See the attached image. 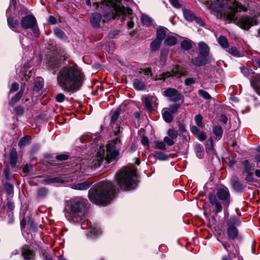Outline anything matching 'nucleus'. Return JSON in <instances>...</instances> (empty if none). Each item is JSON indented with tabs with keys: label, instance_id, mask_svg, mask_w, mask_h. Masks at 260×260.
I'll return each mask as SVG.
<instances>
[{
	"label": "nucleus",
	"instance_id": "obj_16",
	"mask_svg": "<svg viewBox=\"0 0 260 260\" xmlns=\"http://www.w3.org/2000/svg\"><path fill=\"white\" fill-rule=\"evenodd\" d=\"M22 254L24 260H31L34 256V252L26 245H25L22 248Z\"/></svg>",
	"mask_w": 260,
	"mask_h": 260
},
{
	"label": "nucleus",
	"instance_id": "obj_21",
	"mask_svg": "<svg viewBox=\"0 0 260 260\" xmlns=\"http://www.w3.org/2000/svg\"><path fill=\"white\" fill-rule=\"evenodd\" d=\"M182 75L180 68L178 66L174 67L170 72H168L167 76L180 77Z\"/></svg>",
	"mask_w": 260,
	"mask_h": 260
},
{
	"label": "nucleus",
	"instance_id": "obj_10",
	"mask_svg": "<svg viewBox=\"0 0 260 260\" xmlns=\"http://www.w3.org/2000/svg\"><path fill=\"white\" fill-rule=\"evenodd\" d=\"M163 95L168 97L171 102H176L183 100L184 96L175 88H169L163 92Z\"/></svg>",
	"mask_w": 260,
	"mask_h": 260
},
{
	"label": "nucleus",
	"instance_id": "obj_40",
	"mask_svg": "<svg viewBox=\"0 0 260 260\" xmlns=\"http://www.w3.org/2000/svg\"><path fill=\"white\" fill-rule=\"evenodd\" d=\"M167 134L169 137L172 139H176L178 135V132L172 128L169 129L168 131Z\"/></svg>",
	"mask_w": 260,
	"mask_h": 260
},
{
	"label": "nucleus",
	"instance_id": "obj_7",
	"mask_svg": "<svg viewBox=\"0 0 260 260\" xmlns=\"http://www.w3.org/2000/svg\"><path fill=\"white\" fill-rule=\"evenodd\" d=\"M136 171L134 169L126 168L117 174L116 181L120 188L129 190L137 186Z\"/></svg>",
	"mask_w": 260,
	"mask_h": 260
},
{
	"label": "nucleus",
	"instance_id": "obj_5",
	"mask_svg": "<svg viewBox=\"0 0 260 260\" xmlns=\"http://www.w3.org/2000/svg\"><path fill=\"white\" fill-rule=\"evenodd\" d=\"M121 145L120 139L116 137L115 140L107 144L106 149L104 147H100L95 158L92 161L93 166L94 167L100 166L104 158L109 163L116 161L119 155Z\"/></svg>",
	"mask_w": 260,
	"mask_h": 260
},
{
	"label": "nucleus",
	"instance_id": "obj_11",
	"mask_svg": "<svg viewBox=\"0 0 260 260\" xmlns=\"http://www.w3.org/2000/svg\"><path fill=\"white\" fill-rule=\"evenodd\" d=\"M218 240L221 243L224 249L227 251L230 257H232V258H235L237 255H238L239 251L235 247L234 245H231L228 242H222L220 241L219 239H218Z\"/></svg>",
	"mask_w": 260,
	"mask_h": 260
},
{
	"label": "nucleus",
	"instance_id": "obj_48",
	"mask_svg": "<svg viewBox=\"0 0 260 260\" xmlns=\"http://www.w3.org/2000/svg\"><path fill=\"white\" fill-rule=\"evenodd\" d=\"M173 140L169 137H165L164 139V142L169 146H172L175 144Z\"/></svg>",
	"mask_w": 260,
	"mask_h": 260
},
{
	"label": "nucleus",
	"instance_id": "obj_22",
	"mask_svg": "<svg viewBox=\"0 0 260 260\" xmlns=\"http://www.w3.org/2000/svg\"><path fill=\"white\" fill-rule=\"evenodd\" d=\"M134 88L138 90H142L145 89L146 85L144 82L139 80H135L133 82Z\"/></svg>",
	"mask_w": 260,
	"mask_h": 260
},
{
	"label": "nucleus",
	"instance_id": "obj_30",
	"mask_svg": "<svg viewBox=\"0 0 260 260\" xmlns=\"http://www.w3.org/2000/svg\"><path fill=\"white\" fill-rule=\"evenodd\" d=\"M162 41L155 39L150 44V48L152 51H155L157 50L161 44Z\"/></svg>",
	"mask_w": 260,
	"mask_h": 260
},
{
	"label": "nucleus",
	"instance_id": "obj_9",
	"mask_svg": "<svg viewBox=\"0 0 260 260\" xmlns=\"http://www.w3.org/2000/svg\"><path fill=\"white\" fill-rule=\"evenodd\" d=\"M238 220L235 217H231L227 221L228 226L227 233L230 239L234 240L238 237V230L235 226L237 225Z\"/></svg>",
	"mask_w": 260,
	"mask_h": 260
},
{
	"label": "nucleus",
	"instance_id": "obj_14",
	"mask_svg": "<svg viewBox=\"0 0 260 260\" xmlns=\"http://www.w3.org/2000/svg\"><path fill=\"white\" fill-rule=\"evenodd\" d=\"M199 51L200 54L203 57L208 55L209 48L208 45L203 42H199L198 44Z\"/></svg>",
	"mask_w": 260,
	"mask_h": 260
},
{
	"label": "nucleus",
	"instance_id": "obj_39",
	"mask_svg": "<svg viewBox=\"0 0 260 260\" xmlns=\"http://www.w3.org/2000/svg\"><path fill=\"white\" fill-rule=\"evenodd\" d=\"M232 185L234 189L237 191H241L243 189V186L239 181L234 180L232 181Z\"/></svg>",
	"mask_w": 260,
	"mask_h": 260
},
{
	"label": "nucleus",
	"instance_id": "obj_57",
	"mask_svg": "<svg viewBox=\"0 0 260 260\" xmlns=\"http://www.w3.org/2000/svg\"><path fill=\"white\" fill-rule=\"evenodd\" d=\"M142 71L140 72L141 73H144L145 75L148 76L150 75L152 76V74L151 72V69L150 68H146L145 69H141Z\"/></svg>",
	"mask_w": 260,
	"mask_h": 260
},
{
	"label": "nucleus",
	"instance_id": "obj_2",
	"mask_svg": "<svg viewBox=\"0 0 260 260\" xmlns=\"http://www.w3.org/2000/svg\"><path fill=\"white\" fill-rule=\"evenodd\" d=\"M85 76L81 69L73 61L62 67L57 75L59 86L65 92L74 93L82 86Z\"/></svg>",
	"mask_w": 260,
	"mask_h": 260
},
{
	"label": "nucleus",
	"instance_id": "obj_28",
	"mask_svg": "<svg viewBox=\"0 0 260 260\" xmlns=\"http://www.w3.org/2000/svg\"><path fill=\"white\" fill-rule=\"evenodd\" d=\"M181 47L184 50H188L192 48V42L189 40H184L181 43Z\"/></svg>",
	"mask_w": 260,
	"mask_h": 260
},
{
	"label": "nucleus",
	"instance_id": "obj_29",
	"mask_svg": "<svg viewBox=\"0 0 260 260\" xmlns=\"http://www.w3.org/2000/svg\"><path fill=\"white\" fill-rule=\"evenodd\" d=\"M219 44L224 49H228L229 43L226 38L224 36H220L218 39Z\"/></svg>",
	"mask_w": 260,
	"mask_h": 260
},
{
	"label": "nucleus",
	"instance_id": "obj_3",
	"mask_svg": "<svg viewBox=\"0 0 260 260\" xmlns=\"http://www.w3.org/2000/svg\"><path fill=\"white\" fill-rule=\"evenodd\" d=\"M100 8L104 10L103 19L101 14L98 12L93 13L90 17V22L95 28L101 27V23L113 20L116 15H120L124 12L120 0H104Z\"/></svg>",
	"mask_w": 260,
	"mask_h": 260
},
{
	"label": "nucleus",
	"instance_id": "obj_51",
	"mask_svg": "<svg viewBox=\"0 0 260 260\" xmlns=\"http://www.w3.org/2000/svg\"><path fill=\"white\" fill-rule=\"evenodd\" d=\"M56 158L60 161L66 160L69 158V156L65 154H61L56 156Z\"/></svg>",
	"mask_w": 260,
	"mask_h": 260
},
{
	"label": "nucleus",
	"instance_id": "obj_37",
	"mask_svg": "<svg viewBox=\"0 0 260 260\" xmlns=\"http://www.w3.org/2000/svg\"><path fill=\"white\" fill-rule=\"evenodd\" d=\"M213 141L212 138L208 139L206 142V149L207 152H210L213 150Z\"/></svg>",
	"mask_w": 260,
	"mask_h": 260
},
{
	"label": "nucleus",
	"instance_id": "obj_61",
	"mask_svg": "<svg viewBox=\"0 0 260 260\" xmlns=\"http://www.w3.org/2000/svg\"><path fill=\"white\" fill-rule=\"evenodd\" d=\"M171 4L175 8H179L180 4L178 0H170Z\"/></svg>",
	"mask_w": 260,
	"mask_h": 260
},
{
	"label": "nucleus",
	"instance_id": "obj_60",
	"mask_svg": "<svg viewBox=\"0 0 260 260\" xmlns=\"http://www.w3.org/2000/svg\"><path fill=\"white\" fill-rule=\"evenodd\" d=\"M247 174L245 178V180L247 182H252L253 180V177L252 173L251 172L250 173H246Z\"/></svg>",
	"mask_w": 260,
	"mask_h": 260
},
{
	"label": "nucleus",
	"instance_id": "obj_6",
	"mask_svg": "<svg viewBox=\"0 0 260 260\" xmlns=\"http://www.w3.org/2000/svg\"><path fill=\"white\" fill-rule=\"evenodd\" d=\"M208 198L210 204L214 208L213 212L215 214L222 212V206L228 209L231 201L229 189L225 186L217 188L216 193H209Z\"/></svg>",
	"mask_w": 260,
	"mask_h": 260
},
{
	"label": "nucleus",
	"instance_id": "obj_31",
	"mask_svg": "<svg viewBox=\"0 0 260 260\" xmlns=\"http://www.w3.org/2000/svg\"><path fill=\"white\" fill-rule=\"evenodd\" d=\"M172 114V113L168 110H166L164 112L162 117L166 122L170 123L173 121V117Z\"/></svg>",
	"mask_w": 260,
	"mask_h": 260
},
{
	"label": "nucleus",
	"instance_id": "obj_46",
	"mask_svg": "<svg viewBox=\"0 0 260 260\" xmlns=\"http://www.w3.org/2000/svg\"><path fill=\"white\" fill-rule=\"evenodd\" d=\"M5 188L9 194H12L13 193V186L9 183H6L5 184Z\"/></svg>",
	"mask_w": 260,
	"mask_h": 260
},
{
	"label": "nucleus",
	"instance_id": "obj_41",
	"mask_svg": "<svg viewBox=\"0 0 260 260\" xmlns=\"http://www.w3.org/2000/svg\"><path fill=\"white\" fill-rule=\"evenodd\" d=\"M198 93L200 96H202L205 100H209L211 99V96L209 93L203 89H200L198 91Z\"/></svg>",
	"mask_w": 260,
	"mask_h": 260
},
{
	"label": "nucleus",
	"instance_id": "obj_20",
	"mask_svg": "<svg viewBox=\"0 0 260 260\" xmlns=\"http://www.w3.org/2000/svg\"><path fill=\"white\" fill-rule=\"evenodd\" d=\"M101 230L100 229L99 227L96 226H91L88 229L87 235L90 236H96L100 235L101 234Z\"/></svg>",
	"mask_w": 260,
	"mask_h": 260
},
{
	"label": "nucleus",
	"instance_id": "obj_62",
	"mask_svg": "<svg viewBox=\"0 0 260 260\" xmlns=\"http://www.w3.org/2000/svg\"><path fill=\"white\" fill-rule=\"evenodd\" d=\"M141 143L143 146H147L149 144V140L146 137H143L141 139Z\"/></svg>",
	"mask_w": 260,
	"mask_h": 260
},
{
	"label": "nucleus",
	"instance_id": "obj_55",
	"mask_svg": "<svg viewBox=\"0 0 260 260\" xmlns=\"http://www.w3.org/2000/svg\"><path fill=\"white\" fill-rule=\"evenodd\" d=\"M167 74H168V72L161 74L159 75L158 78H156V77L155 78H154L153 79L154 81H156L157 80H164L167 77H168L167 76Z\"/></svg>",
	"mask_w": 260,
	"mask_h": 260
},
{
	"label": "nucleus",
	"instance_id": "obj_58",
	"mask_svg": "<svg viewBox=\"0 0 260 260\" xmlns=\"http://www.w3.org/2000/svg\"><path fill=\"white\" fill-rule=\"evenodd\" d=\"M19 88V84L16 82H14L11 85L10 89V92H15L17 91Z\"/></svg>",
	"mask_w": 260,
	"mask_h": 260
},
{
	"label": "nucleus",
	"instance_id": "obj_38",
	"mask_svg": "<svg viewBox=\"0 0 260 260\" xmlns=\"http://www.w3.org/2000/svg\"><path fill=\"white\" fill-rule=\"evenodd\" d=\"M203 117L200 114L197 115L194 117V120L197 125L201 128L204 127V125L202 122Z\"/></svg>",
	"mask_w": 260,
	"mask_h": 260
},
{
	"label": "nucleus",
	"instance_id": "obj_47",
	"mask_svg": "<svg viewBox=\"0 0 260 260\" xmlns=\"http://www.w3.org/2000/svg\"><path fill=\"white\" fill-rule=\"evenodd\" d=\"M192 62L198 67H200L204 64L203 60L200 57H196L192 59Z\"/></svg>",
	"mask_w": 260,
	"mask_h": 260
},
{
	"label": "nucleus",
	"instance_id": "obj_32",
	"mask_svg": "<svg viewBox=\"0 0 260 260\" xmlns=\"http://www.w3.org/2000/svg\"><path fill=\"white\" fill-rule=\"evenodd\" d=\"M177 43L176 38L174 36H168L165 41V44L167 46H173Z\"/></svg>",
	"mask_w": 260,
	"mask_h": 260
},
{
	"label": "nucleus",
	"instance_id": "obj_54",
	"mask_svg": "<svg viewBox=\"0 0 260 260\" xmlns=\"http://www.w3.org/2000/svg\"><path fill=\"white\" fill-rule=\"evenodd\" d=\"M197 138L202 141H204L206 139V136L205 133L200 132L197 136Z\"/></svg>",
	"mask_w": 260,
	"mask_h": 260
},
{
	"label": "nucleus",
	"instance_id": "obj_43",
	"mask_svg": "<svg viewBox=\"0 0 260 260\" xmlns=\"http://www.w3.org/2000/svg\"><path fill=\"white\" fill-rule=\"evenodd\" d=\"M226 51L233 56H239V53L237 48L235 47H232L227 49Z\"/></svg>",
	"mask_w": 260,
	"mask_h": 260
},
{
	"label": "nucleus",
	"instance_id": "obj_25",
	"mask_svg": "<svg viewBox=\"0 0 260 260\" xmlns=\"http://www.w3.org/2000/svg\"><path fill=\"white\" fill-rule=\"evenodd\" d=\"M194 150L197 156L199 158H202L204 156V148L201 144H197L194 146Z\"/></svg>",
	"mask_w": 260,
	"mask_h": 260
},
{
	"label": "nucleus",
	"instance_id": "obj_18",
	"mask_svg": "<svg viewBox=\"0 0 260 260\" xmlns=\"http://www.w3.org/2000/svg\"><path fill=\"white\" fill-rule=\"evenodd\" d=\"M167 29L165 27H159L156 30L157 39L162 41L166 36Z\"/></svg>",
	"mask_w": 260,
	"mask_h": 260
},
{
	"label": "nucleus",
	"instance_id": "obj_26",
	"mask_svg": "<svg viewBox=\"0 0 260 260\" xmlns=\"http://www.w3.org/2000/svg\"><path fill=\"white\" fill-rule=\"evenodd\" d=\"M8 25L12 28H17L19 26V21L17 19H14L11 17L7 18Z\"/></svg>",
	"mask_w": 260,
	"mask_h": 260
},
{
	"label": "nucleus",
	"instance_id": "obj_49",
	"mask_svg": "<svg viewBox=\"0 0 260 260\" xmlns=\"http://www.w3.org/2000/svg\"><path fill=\"white\" fill-rule=\"evenodd\" d=\"M55 99L57 102L61 103L64 101L65 95L62 93H59L56 95Z\"/></svg>",
	"mask_w": 260,
	"mask_h": 260
},
{
	"label": "nucleus",
	"instance_id": "obj_34",
	"mask_svg": "<svg viewBox=\"0 0 260 260\" xmlns=\"http://www.w3.org/2000/svg\"><path fill=\"white\" fill-rule=\"evenodd\" d=\"M253 169L252 168L250 163L248 160H246L243 162V174L245 173H250L253 171Z\"/></svg>",
	"mask_w": 260,
	"mask_h": 260
},
{
	"label": "nucleus",
	"instance_id": "obj_50",
	"mask_svg": "<svg viewBox=\"0 0 260 260\" xmlns=\"http://www.w3.org/2000/svg\"><path fill=\"white\" fill-rule=\"evenodd\" d=\"M55 35L59 38H62L64 35L63 31L59 28H55L54 30Z\"/></svg>",
	"mask_w": 260,
	"mask_h": 260
},
{
	"label": "nucleus",
	"instance_id": "obj_42",
	"mask_svg": "<svg viewBox=\"0 0 260 260\" xmlns=\"http://www.w3.org/2000/svg\"><path fill=\"white\" fill-rule=\"evenodd\" d=\"M180 105L179 104H174L171 105L168 110L170 111L172 113H175L177 112L178 110L180 108Z\"/></svg>",
	"mask_w": 260,
	"mask_h": 260
},
{
	"label": "nucleus",
	"instance_id": "obj_12",
	"mask_svg": "<svg viewBox=\"0 0 260 260\" xmlns=\"http://www.w3.org/2000/svg\"><path fill=\"white\" fill-rule=\"evenodd\" d=\"M157 99L155 96L149 95L146 96L144 99V103L146 108L149 111L153 109V106L157 105Z\"/></svg>",
	"mask_w": 260,
	"mask_h": 260
},
{
	"label": "nucleus",
	"instance_id": "obj_8",
	"mask_svg": "<svg viewBox=\"0 0 260 260\" xmlns=\"http://www.w3.org/2000/svg\"><path fill=\"white\" fill-rule=\"evenodd\" d=\"M21 25L23 28L30 29L36 36L39 34L37 21L34 16L28 15L22 18Z\"/></svg>",
	"mask_w": 260,
	"mask_h": 260
},
{
	"label": "nucleus",
	"instance_id": "obj_53",
	"mask_svg": "<svg viewBox=\"0 0 260 260\" xmlns=\"http://www.w3.org/2000/svg\"><path fill=\"white\" fill-rule=\"evenodd\" d=\"M155 146L159 149L165 150L166 145L163 142H156L155 143Z\"/></svg>",
	"mask_w": 260,
	"mask_h": 260
},
{
	"label": "nucleus",
	"instance_id": "obj_33",
	"mask_svg": "<svg viewBox=\"0 0 260 260\" xmlns=\"http://www.w3.org/2000/svg\"><path fill=\"white\" fill-rule=\"evenodd\" d=\"M86 166L81 164H76L75 166V171L74 172L76 174H83L85 172Z\"/></svg>",
	"mask_w": 260,
	"mask_h": 260
},
{
	"label": "nucleus",
	"instance_id": "obj_15",
	"mask_svg": "<svg viewBox=\"0 0 260 260\" xmlns=\"http://www.w3.org/2000/svg\"><path fill=\"white\" fill-rule=\"evenodd\" d=\"M91 183L87 181L82 182H78L74 183L72 185V188L76 190H83L88 189L90 186Z\"/></svg>",
	"mask_w": 260,
	"mask_h": 260
},
{
	"label": "nucleus",
	"instance_id": "obj_23",
	"mask_svg": "<svg viewBox=\"0 0 260 260\" xmlns=\"http://www.w3.org/2000/svg\"><path fill=\"white\" fill-rule=\"evenodd\" d=\"M213 132L216 136V139L219 140L222 136L223 131L220 126H215L213 127Z\"/></svg>",
	"mask_w": 260,
	"mask_h": 260
},
{
	"label": "nucleus",
	"instance_id": "obj_52",
	"mask_svg": "<svg viewBox=\"0 0 260 260\" xmlns=\"http://www.w3.org/2000/svg\"><path fill=\"white\" fill-rule=\"evenodd\" d=\"M196 79L193 78H188L185 79V84L186 85H190L196 83Z\"/></svg>",
	"mask_w": 260,
	"mask_h": 260
},
{
	"label": "nucleus",
	"instance_id": "obj_24",
	"mask_svg": "<svg viewBox=\"0 0 260 260\" xmlns=\"http://www.w3.org/2000/svg\"><path fill=\"white\" fill-rule=\"evenodd\" d=\"M17 153L16 149L13 148L10 153V164L14 167L16 165L17 162Z\"/></svg>",
	"mask_w": 260,
	"mask_h": 260
},
{
	"label": "nucleus",
	"instance_id": "obj_13",
	"mask_svg": "<svg viewBox=\"0 0 260 260\" xmlns=\"http://www.w3.org/2000/svg\"><path fill=\"white\" fill-rule=\"evenodd\" d=\"M82 206L83 204L81 202L76 200H73L72 201L71 209L74 218L75 217L76 214L81 213Z\"/></svg>",
	"mask_w": 260,
	"mask_h": 260
},
{
	"label": "nucleus",
	"instance_id": "obj_4",
	"mask_svg": "<svg viewBox=\"0 0 260 260\" xmlns=\"http://www.w3.org/2000/svg\"><path fill=\"white\" fill-rule=\"evenodd\" d=\"M115 190L110 182H100L89 190L88 197L91 202L98 205H106L114 197Z\"/></svg>",
	"mask_w": 260,
	"mask_h": 260
},
{
	"label": "nucleus",
	"instance_id": "obj_27",
	"mask_svg": "<svg viewBox=\"0 0 260 260\" xmlns=\"http://www.w3.org/2000/svg\"><path fill=\"white\" fill-rule=\"evenodd\" d=\"M141 20L142 23L147 26H150L152 23V19L145 14H142L141 17Z\"/></svg>",
	"mask_w": 260,
	"mask_h": 260
},
{
	"label": "nucleus",
	"instance_id": "obj_63",
	"mask_svg": "<svg viewBox=\"0 0 260 260\" xmlns=\"http://www.w3.org/2000/svg\"><path fill=\"white\" fill-rule=\"evenodd\" d=\"M48 22L51 24H54L56 23V19L52 16H49Z\"/></svg>",
	"mask_w": 260,
	"mask_h": 260
},
{
	"label": "nucleus",
	"instance_id": "obj_35",
	"mask_svg": "<svg viewBox=\"0 0 260 260\" xmlns=\"http://www.w3.org/2000/svg\"><path fill=\"white\" fill-rule=\"evenodd\" d=\"M30 138L29 136H25L22 138L18 142V146L20 147L25 146L30 143Z\"/></svg>",
	"mask_w": 260,
	"mask_h": 260
},
{
	"label": "nucleus",
	"instance_id": "obj_64",
	"mask_svg": "<svg viewBox=\"0 0 260 260\" xmlns=\"http://www.w3.org/2000/svg\"><path fill=\"white\" fill-rule=\"evenodd\" d=\"M196 22L200 25V26H203L204 25V22L203 21L199 18L196 17L194 19Z\"/></svg>",
	"mask_w": 260,
	"mask_h": 260
},
{
	"label": "nucleus",
	"instance_id": "obj_45",
	"mask_svg": "<svg viewBox=\"0 0 260 260\" xmlns=\"http://www.w3.org/2000/svg\"><path fill=\"white\" fill-rule=\"evenodd\" d=\"M47 194V190L45 188H41L38 190V194L40 198L45 197Z\"/></svg>",
	"mask_w": 260,
	"mask_h": 260
},
{
	"label": "nucleus",
	"instance_id": "obj_17",
	"mask_svg": "<svg viewBox=\"0 0 260 260\" xmlns=\"http://www.w3.org/2000/svg\"><path fill=\"white\" fill-rule=\"evenodd\" d=\"M183 13L185 19L188 21H192L196 18L194 14L189 9H183Z\"/></svg>",
	"mask_w": 260,
	"mask_h": 260
},
{
	"label": "nucleus",
	"instance_id": "obj_36",
	"mask_svg": "<svg viewBox=\"0 0 260 260\" xmlns=\"http://www.w3.org/2000/svg\"><path fill=\"white\" fill-rule=\"evenodd\" d=\"M154 157L159 160H166L169 158L168 156L162 152H156L154 155Z\"/></svg>",
	"mask_w": 260,
	"mask_h": 260
},
{
	"label": "nucleus",
	"instance_id": "obj_59",
	"mask_svg": "<svg viewBox=\"0 0 260 260\" xmlns=\"http://www.w3.org/2000/svg\"><path fill=\"white\" fill-rule=\"evenodd\" d=\"M192 133L196 136L201 132L200 129L196 126H192L190 128Z\"/></svg>",
	"mask_w": 260,
	"mask_h": 260
},
{
	"label": "nucleus",
	"instance_id": "obj_19",
	"mask_svg": "<svg viewBox=\"0 0 260 260\" xmlns=\"http://www.w3.org/2000/svg\"><path fill=\"white\" fill-rule=\"evenodd\" d=\"M23 92V89L22 88L13 97H12L9 102V105L13 106L22 97Z\"/></svg>",
	"mask_w": 260,
	"mask_h": 260
},
{
	"label": "nucleus",
	"instance_id": "obj_1",
	"mask_svg": "<svg viewBox=\"0 0 260 260\" xmlns=\"http://www.w3.org/2000/svg\"><path fill=\"white\" fill-rule=\"evenodd\" d=\"M210 8L219 13L223 18L230 21L234 20L239 26L245 30H248L251 26L257 23L255 16H242L234 19L237 13L247 11L245 7L235 0H216L211 3Z\"/></svg>",
	"mask_w": 260,
	"mask_h": 260
},
{
	"label": "nucleus",
	"instance_id": "obj_44",
	"mask_svg": "<svg viewBox=\"0 0 260 260\" xmlns=\"http://www.w3.org/2000/svg\"><path fill=\"white\" fill-rule=\"evenodd\" d=\"M119 115V110L117 109L113 112L111 118V122L113 123L115 122L118 118Z\"/></svg>",
	"mask_w": 260,
	"mask_h": 260
},
{
	"label": "nucleus",
	"instance_id": "obj_56",
	"mask_svg": "<svg viewBox=\"0 0 260 260\" xmlns=\"http://www.w3.org/2000/svg\"><path fill=\"white\" fill-rule=\"evenodd\" d=\"M42 87L43 84L41 82H36L34 89L36 91H39Z\"/></svg>",
	"mask_w": 260,
	"mask_h": 260
}]
</instances>
